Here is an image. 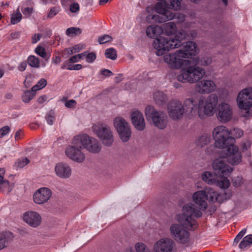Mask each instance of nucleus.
Returning a JSON list of instances; mask_svg holds the SVG:
<instances>
[{
    "label": "nucleus",
    "instance_id": "obj_30",
    "mask_svg": "<svg viewBox=\"0 0 252 252\" xmlns=\"http://www.w3.org/2000/svg\"><path fill=\"white\" fill-rule=\"evenodd\" d=\"M12 239L11 233H0V250L6 247Z\"/></svg>",
    "mask_w": 252,
    "mask_h": 252
},
{
    "label": "nucleus",
    "instance_id": "obj_4",
    "mask_svg": "<svg viewBox=\"0 0 252 252\" xmlns=\"http://www.w3.org/2000/svg\"><path fill=\"white\" fill-rule=\"evenodd\" d=\"M182 0H170L167 1L157 2L154 7V10L158 14L148 15L146 20L148 23H152L153 20L156 23H162L172 20L175 17V13L169 10V9L175 11L180 10Z\"/></svg>",
    "mask_w": 252,
    "mask_h": 252
},
{
    "label": "nucleus",
    "instance_id": "obj_52",
    "mask_svg": "<svg viewBox=\"0 0 252 252\" xmlns=\"http://www.w3.org/2000/svg\"><path fill=\"white\" fill-rule=\"evenodd\" d=\"M251 146V142L249 141L243 142L241 144V148L242 152L248 150Z\"/></svg>",
    "mask_w": 252,
    "mask_h": 252
},
{
    "label": "nucleus",
    "instance_id": "obj_9",
    "mask_svg": "<svg viewBox=\"0 0 252 252\" xmlns=\"http://www.w3.org/2000/svg\"><path fill=\"white\" fill-rule=\"evenodd\" d=\"M93 129L104 145L109 147L113 144L114 138L113 130L110 126L99 123L94 125Z\"/></svg>",
    "mask_w": 252,
    "mask_h": 252
},
{
    "label": "nucleus",
    "instance_id": "obj_38",
    "mask_svg": "<svg viewBox=\"0 0 252 252\" xmlns=\"http://www.w3.org/2000/svg\"><path fill=\"white\" fill-rule=\"evenodd\" d=\"M105 55L107 58L112 60H116L117 57L116 51L113 48L106 49L105 51Z\"/></svg>",
    "mask_w": 252,
    "mask_h": 252
},
{
    "label": "nucleus",
    "instance_id": "obj_5",
    "mask_svg": "<svg viewBox=\"0 0 252 252\" xmlns=\"http://www.w3.org/2000/svg\"><path fill=\"white\" fill-rule=\"evenodd\" d=\"M145 115L147 120L158 129H165L168 125V117L165 113L157 110L153 106L146 107Z\"/></svg>",
    "mask_w": 252,
    "mask_h": 252
},
{
    "label": "nucleus",
    "instance_id": "obj_36",
    "mask_svg": "<svg viewBox=\"0 0 252 252\" xmlns=\"http://www.w3.org/2000/svg\"><path fill=\"white\" fill-rule=\"evenodd\" d=\"M136 252H150L148 247L144 243L137 242L134 245Z\"/></svg>",
    "mask_w": 252,
    "mask_h": 252
},
{
    "label": "nucleus",
    "instance_id": "obj_2",
    "mask_svg": "<svg viewBox=\"0 0 252 252\" xmlns=\"http://www.w3.org/2000/svg\"><path fill=\"white\" fill-rule=\"evenodd\" d=\"M202 215L190 204H184L182 207V213L175 216L178 223H173L170 227L171 235L178 243L186 244L189 241V230H193L198 226L196 218Z\"/></svg>",
    "mask_w": 252,
    "mask_h": 252
},
{
    "label": "nucleus",
    "instance_id": "obj_46",
    "mask_svg": "<svg viewBox=\"0 0 252 252\" xmlns=\"http://www.w3.org/2000/svg\"><path fill=\"white\" fill-rule=\"evenodd\" d=\"M85 58L87 62L93 63L96 59V54L94 52L88 53L86 52Z\"/></svg>",
    "mask_w": 252,
    "mask_h": 252
},
{
    "label": "nucleus",
    "instance_id": "obj_23",
    "mask_svg": "<svg viewBox=\"0 0 252 252\" xmlns=\"http://www.w3.org/2000/svg\"><path fill=\"white\" fill-rule=\"evenodd\" d=\"M166 37L160 36L154 41L153 46L156 50V54L158 56L163 55L166 51Z\"/></svg>",
    "mask_w": 252,
    "mask_h": 252
},
{
    "label": "nucleus",
    "instance_id": "obj_40",
    "mask_svg": "<svg viewBox=\"0 0 252 252\" xmlns=\"http://www.w3.org/2000/svg\"><path fill=\"white\" fill-rule=\"evenodd\" d=\"M244 183L243 178L241 176L235 177L232 180V184L235 188L241 187Z\"/></svg>",
    "mask_w": 252,
    "mask_h": 252
},
{
    "label": "nucleus",
    "instance_id": "obj_14",
    "mask_svg": "<svg viewBox=\"0 0 252 252\" xmlns=\"http://www.w3.org/2000/svg\"><path fill=\"white\" fill-rule=\"evenodd\" d=\"M233 108L228 103L221 102L218 105L217 119L222 123L229 122L233 118Z\"/></svg>",
    "mask_w": 252,
    "mask_h": 252
},
{
    "label": "nucleus",
    "instance_id": "obj_64",
    "mask_svg": "<svg viewBox=\"0 0 252 252\" xmlns=\"http://www.w3.org/2000/svg\"><path fill=\"white\" fill-rule=\"evenodd\" d=\"M101 73L102 75L106 76H110L112 74V72L108 69H104L101 71Z\"/></svg>",
    "mask_w": 252,
    "mask_h": 252
},
{
    "label": "nucleus",
    "instance_id": "obj_17",
    "mask_svg": "<svg viewBox=\"0 0 252 252\" xmlns=\"http://www.w3.org/2000/svg\"><path fill=\"white\" fill-rule=\"evenodd\" d=\"M204 190L194 192L192 195V199L194 204L188 203L185 204H191L194 208L202 213L201 211L205 210L207 207V203Z\"/></svg>",
    "mask_w": 252,
    "mask_h": 252
},
{
    "label": "nucleus",
    "instance_id": "obj_47",
    "mask_svg": "<svg viewBox=\"0 0 252 252\" xmlns=\"http://www.w3.org/2000/svg\"><path fill=\"white\" fill-rule=\"evenodd\" d=\"M77 102L74 99L67 100L65 101L64 105L66 107L70 109L75 108Z\"/></svg>",
    "mask_w": 252,
    "mask_h": 252
},
{
    "label": "nucleus",
    "instance_id": "obj_34",
    "mask_svg": "<svg viewBox=\"0 0 252 252\" xmlns=\"http://www.w3.org/2000/svg\"><path fill=\"white\" fill-rule=\"evenodd\" d=\"M252 244V234L245 237L239 244L240 249H244Z\"/></svg>",
    "mask_w": 252,
    "mask_h": 252
},
{
    "label": "nucleus",
    "instance_id": "obj_50",
    "mask_svg": "<svg viewBox=\"0 0 252 252\" xmlns=\"http://www.w3.org/2000/svg\"><path fill=\"white\" fill-rule=\"evenodd\" d=\"M80 9V6L78 3H72L69 6V10L72 13H78Z\"/></svg>",
    "mask_w": 252,
    "mask_h": 252
},
{
    "label": "nucleus",
    "instance_id": "obj_32",
    "mask_svg": "<svg viewBox=\"0 0 252 252\" xmlns=\"http://www.w3.org/2000/svg\"><path fill=\"white\" fill-rule=\"evenodd\" d=\"M165 43L166 51L180 47L179 42L172 37H166Z\"/></svg>",
    "mask_w": 252,
    "mask_h": 252
},
{
    "label": "nucleus",
    "instance_id": "obj_8",
    "mask_svg": "<svg viewBox=\"0 0 252 252\" xmlns=\"http://www.w3.org/2000/svg\"><path fill=\"white\" fill-rule=\"evenodd\" d=\"M187 57V54L180 49L174 53L165 54L163 61L170 68L178 69L181 68L185 64H190V61L184 58Z\"/></svg>",
    "mask_w": 252,
    "mask_h": 252
},
{
    "label": "nucleus",
    "instance_id": "obj_26",
    "mask_svg": "<svg viewBox=\"0 0 252 252\" xmlns=\"http://www.w3.org/2000/svg\"><path fill=\"white\" fill-rule=\"evenodd\" d=\"M163 32L164 34L167 36H171L177 32V26L173 22H169L165 23L162 27Z\"/></svg>",
    "mask_w": 252,
    "mask_h": 252
},
{
    "label": "nucleus",
    "instance_id": "obj_58",
    "mask_svg": "<svg viewBox=\"0 0 252 252\" xmlns=\"http://www.w3.org/2000/svg\"><path fill=\"white\" fill-rule=\"evenodd\" d=\"M197 36V31L193 30L189 31V34H188V37H190L192 38H195Z\"/></svg>",
    "mask_w": 252,
    "mask_h": 252
},
{
    "label": "nucleus",
    "instance_id": "obj_61",
    "mask_svg": "<svg viewBox=\"0 0 252 252\" xmlns=\"http://www.w3.org/2000/svg\"><path fill=\"white\" fill-rule=\"evenodd\" d=\"M177 18L180 23H183L186 20V16L183 14L180 13L178 15Z\"/></svg>",
    "mask_w": 252,
    "mask_h": 252
},
{
    "label": "nucleus",
    "instance_id": "obj_48",
    "mask_svg": "<svg viewBox=\"0 0 252 252\" xmlns=\"http://www.w3.org/2000/svg\"><path fill=\"white\" fill-rule=\"evenodd\" d=\"M232 135L237 138L241 137L243 134V131L239 128H234L232 131Z\"/></svg>",
    "mask_w": 252,
    "mask_h": 252
},
{
    "label": "nucleus",
    "instance_id": "obj_22",
    "mask_svg": "<svg viewBox=\"0 0 252 252\" xmlns=\"http://www.w3.org/2000/svg\"><path fill=\"white\" fill-rule=\"evenodd\" d=\"M56 175L60 178L67 179L71 175V168L67 163L61 162L57 164L55 167Z\"/></svg>",
    "mask_w": 252,
    "mask_h": 252
},
{
    "label": "nucleus",
    "instance_id": "obj_31",
    "mask_svg": "<svg viewBox=\"0 0 252 252\" xmlns=\"http://www.w3.org/2000/svg\"><path fill=\"white\" fill-rule=\"evenodd\" d=\"M14 187L13 183H10L6 180H3L0 182V191L2 192L9 193Z\"/></svg>",
    "mask_w": 252,
    "mask_h": 252
},
{
    "label": "nucleus",
    "instance_id": "obj_25",
    "mask_svg": "<svg viewBox=\"0 0 252 252\" xmlns=\"http://www.w3.org/2000/svg\"><path fill=\"white\" fill-rule=\"evenodd\" d=\"M196 44L194 42L189 41L187 42L184 50H181L183 52L187 54L188 57L184 58L189 59L191 58L192 56H194L196 54Z\"/></svg>",
    "mask_w": 252,
    "mask_h": 252
},
{
    "label": "nucleus",
    "instance_id": "obj_28",
    "mask_svg": "<svg viewBox=\"0 0 252 252\" xmlns=\"http://www.w3.org/2000/svg\"><path fill=\"white\" fill-rule=\"evenodd\" d=\"M211 140L210 135L207 133L202 134L197 137L195 144L197 146L202 148L208 144Z\"/></svg>",
    "mask_w": 252,
    "mask_h": 252
},
{
    "label": "nucleus",
    "instance_id": "obj_39",
    "mask_svg": "<svg viewBox=\"0 0 252 252\" xmlns=\"http://www.w3.org/2000/svg\"><path fill=\"white\" fill-rule=\"evenodd\" d=\"M81 30L79 28L72 27L68 28L66 31L67 35L74 36L81 33Z\"/></svg>",
    "mask_w": 252,
    "mask_h": 252
},
{
    "label": "nucleus",
    "instance_id": "obj_56",
    "mask_svg": "<svg viewBox=\"0 0 252 252\" xmlns=\"http://www.w3.org/2000/svg\"><path fill=\"white\" fill-rule=\"evenodd\" d=\"M41 37H42V34L40 33H36V34H34L32 36V42L33 43H36L37 41H38L40 39V38Z\"/></svg>",
    "mask_w": 252,
    "mask_h": 252
},
{
    "label": "nucleus",
    "instance_id": "obj_59",
    "mask_svg": "<svg viewBox=\"0 0 252 252\" xmlns=\"http://www.w3.org/2000/svg\"><path fill=\"white\" fill-rule=\"evenodd\" d=\"M73 48L75 53L79 52L80 51L84 48V46L83 44H77Z\"/></svg>",
    "mask_w": 252,
    "mask_h": 252
},
{
    "label": "nucleus",
    "instance_id": "obj_21",
    "mask_svg": "<svg viewBox=\"0 0 252 252\" xmlns=\"http://www.w3.org/2000/svg\"><path fill=\"white\" fill-rule=\"evenodd\" d=\"M131 120L136 129L142 131L145 128L146 123L142 113L138 110L133 111L131 114Z\"/></svg>",
    "mask_w": 252,
    "mask_h": 252
},
{
    "label": "nucleus",
    "instance_id": "obj_53",
    "mask_svg": "<svg viewBox=\"0 0 252 252\" xmlns=\"http://www.w3.org/2000/svg\"><path fill=\"white\" fill-rule=\"evenodd\" d=\"M10 131V127L8 126H4L0 129V138L5 136Z\"/></svg>",
    "mask_w": 252,
    "mask_h": 252
},
{
    "label": "nucleus",
    "instance_id": "obj_49",
    "mask_svg": "<svg viewBox=\"0 0 252 252\" xmlns=\"http://www.w3.org/2000/svg\"><path fill=\"white\" fill-rule=\"evenodd\" d=\"M35 53L41 56L42 58H45L46 56V53L45 52V49L41 46H38L36 48L35 50Z\"/></svg>",
    "mask_w": 252,
    "mask_h": 252
},
{
    "label": "nucleus",
    "instance_id": "obj_16",
    "mask_svg": "<svg viewBox=\"0 0 252 252\" xmlns=\"http://www.w3.org/2000/svg\"><path fill=\"white\" fill-rule=\"evenodd\" d=\"M175 246V242L171 238H162L154 244L152 252H173Z\"/></svg>",
    "mask_w": 252,
    "mask_h": 252
},
{
    "label": "nucleus",
    "instance_id": "obj_33",
    "mask_svg": "<svg viewBox=\"0 0 252 252\" xmlns=\"http://www.w3.org/2000/svg\"><path fill=\"white\" fill-rule=\"evenodd\" d=\"M188 37V34L187 32L184 30H179L177 32L174 39L176 40L179 42L180 47L182 45V41Z\"/></svg>",
    "mask_w": 252,
    "mask_h": 252
},
{
    "label": "nucleus",
    "instance_id": "obj_20",
    "mask_svg": "<svg viewBox=\"0 0 252 252\" xmlns=\"http://www.w3.org/2000/svg\"><path fill=\"white\" fill-rule=\"evenodd\" d=\"M52 195V191L48 188H41L33 194V199L37 204H42L47 202Z\"/></svg>",
    "mask_w": 252,
    "mask_h": 252
},
{
    "label": "nucleus",
    "instance_id": "obj_15",
    "mask_svg": "<svg viewBox=\"0 0 252 252\" xmlns=\"http://www.w3.org/2000/svg\"><path fill=\"white\" fill-rule=\"evenodd\" d=\"M79 136L84 149L92 153H97L100 151L101 145L97 139L90 137L87 134H81Z\"/></svg>",
    "mask_w": 252,
    "mask_h": 252
},
{
    "label": "nucleus",
    "instance_id": "obj_44",
    "mask_svg": "<svg viewBox=\"0 0 252 252\" xmlns=\"http://www.w3.org/2000/svg\"><path fill=\"white\" fill-rule=\"evenodd\" d=\"M30 162V160L27 158H22L18 159L15 163L17 167L23 168Z\"/></svg>",
    "mask_w": 252,
    "mask_h": 252
},
{
    "label": "nucleus",
    "instance_id": "obj_63",
    "mask_svg": "<svg viewBox=\"0 0 252 252\" xmlns=\"http://www.w3.org/2000/svg\"><path fill=\"white\" fill-rule=\"evenodd\" d=\"M23 132L21 130H19L16 132L15 134V138L16 140L21 139Z\"/></svg>",
    "mask_w": 252,
    "mask_h": 252
},
{
    "label": "nucleus",
    "instance_id": "obj_42",
    "mask_svg": "<svg viewBox=\"0 0 252 252\" xmlns=\"http://www.w3.org/2000/svg\"><path fill=\"white\" fill-rule=\"evenodd\" d=\"M47 84V81L44 79H40L37 83L33 86L32 88V90L33 91L36 92L37 90H40L43 88Z\"/></svg>",
    "mask_w": 252,
    "mask_h": 252
},
{
    "label": "nucleus",
    "instance_id": "obj_35",
    "mask_svg": "<svg viewBox=\"0 0 252 252\" xmlns=\"http://www.w3.org/2000/svg\"><path fill=\"white\" fill-rule=\"evenodd\" d=\"M35 92L32 91H28L24 92L22 95L23 101L25 103L29 102L35 96Z\"/></svg>",
    "mask_w": 252,
    "mask_h": 252
},
{
    "label": "nucleus",
    "instance_id": "obj_62",
    "mask_svg": "<svg viewBox=\"0 0 252 252\" xmlns=\"http://www.w3.org/2000/svg\"><path fill=\"white\" fill-rule=\"evenodd\" d=\"M27 67V63L26 62L21 63L18 66V69L20 71H23L25 70Z\"/></svg>",
    "mask_w": 252,
    "mask_h": 252
},
{
    "label": "nucleus",
    "instance_id": "obj_13",
    "mask_svg": "<svg viewBox=\"0 0 252 252\" xmlns=\"http://www.w3.org/2000/svg\"><path fill=\"white\" fill-rule=\"evenodd\" d=\"M212 167L220 178L229 176L232 171V168L226 163L225 158H223L215 159L212 162Z\"/></svg>",
    "mask_w": 252,
    "mask_h": 252
},
{
    "label": "nucleus",
    "instance_id": "obj_54",
    "mask_svg": "<svg viewBox=\"0 0 252 252\" xmlns=\"http://www.w3.org/2000/svg\"><path fill=\"white\" fill-rule=\"evenodd\" d=\"M247 229H243L242 231H241L237 235L236 238L234 239V242L236 243H238L240 239L244 236L246 232Z\"/></svg>",
    "mask_w": 252,
    "mask_h": 252
},
{
    "label": "nucleus",
    "instance_id": "obj_51",
    "mask_svg": "<svg viewBox=\"0 0 252 252\" xmlns=\"http://www.w3.org/2000/svg\"><path fill=\"white\" fill-rule=\"evenodd\" d=\"M201 64L203 66H207L212 63V58L210 57L202 58L200 60Z\"/></svg>",
    "mask_w": 252,
    "mask_h": 252
},
{
    "label": "nucleus",
    "instance_id": "obj_10",
    "mask_svg": "<svg viewBox=\"0 0 252 252\" xmlns=\"http://www.w3.org/2000/svg\"><path fill=\"white\" fill-rule=\"evenodd\" d=\"M113 126L122 142H126L130 139L132 134L131 126L123 117L118 116L115 118Z\"/></svg>",
    "mask_w": 252,
    "mask_h": 252
},
{
    "label": "nucleus",
    "instance_id": "obj_57",
    "mask_svg": "<svg viewBox=\"0 0 252 252\" xmlns=\"http://www.w3.org/2000/svg\"><path fill=\"white\" fill-rule=\"evenodd\" d=\"M57 13H58V11L56 10V8L53 7L50 9V10L48 14L47 17L48 18H52V17H54L55 15H56Z\"/></svg>",
    "mask_w": 252,
    "mask_h": 252
},
{
    "label": "nucleus",
    "instance_id": "obj_1",
    "mask_svg": "<svg viewBox=\"0 0 252 252\" xmlns=\"http://www.w3.org/2000/svg\"><path fill=\"white\" fill-rule=\"evenodd\" d=\"M218 97L212 94L206 98L202 96L198 101L193 97L187 98L184 103L177 99H171L167 104V111L170 118L174 120L181 119L185 112L190 117L197 115L201 119L211 117L215 113Z\"/></svg>",
    "mask_w": 252,
    "mask_h": 252
},
{
    "label": "nucleus",
    "instance_id": "obj_55",
    "mask_svg": "<svg viewBox=\"0 0 252 252\" xmlns=\"http://www.w3.org/2000/svg\"><path fill=\"white\" fill-rule=\"evenodd\" d=\"M82 65L80 64H77L75 65H69L67 67L68 70H78L82 68Z\"/></svg>",
    "mask_w": 252,
    "mask_h": 252
},
{
    "label": "nucleus",
    "instance_id": "obj_24",
    "mask_svg": "<svg viewBox=\"0 0 252 252\" xmlns=\"http://www.w3.org/2000/svg\"><path fill=\"white\" fill-rule=\"evenodd\" d=\"M163 32L162 27L158 25H151L147 28L146 34L150 38H154L158 37Z\"/></svg>",
    "mask_w": 252,
    "mask_h": 252
},
{
    "label": "nucleus",
    "instance_id": "obj_43",
    "mask_svg": "<svg viewBox=\"0 0 252 252\" xmlns=\"http://www.w3.org/2000/svg\"><path fill=\"white\" fill-rule=\"evenodd\" d=\"M22 17V15L18 8L16 13L12 15L11 22L12 24H16L21 21Z\"/></svg>",
    "mask_w": 252,
    "mask_h": 252
},
{
    "label": "nucleus",
    "instance_id": "obj_7",
    "mask_svg": "<svg viewBox=\"0 0 252 252\" xmlns=\"http://www.w3.org/2000/svg\"><path fill=\"white\" fill-rule=\"evenodd\" d=\"M237 103L245 117L252 116V89L246 88L238 94Z\"/></svg>",
    "mask_w": 252,
    "mask_h": 252
},
{
    "label": "nucleus",
    "instance_id": "obj_12",
    "mask_svg": "<svg viewBox=\"0 0 252 252\" xmlns=\"http://www.w3.org/2000/svg\"><path fill=\"white\" fill-rule=\"evenodd\" d=\"M201 179L208 185H215L221 189H226L230 186L229 180L227 178H220L215 172L204 171L201 175Z\"/></svg>",
    "mask_w": 252,
    "mask_h": 252
},
{
    "label": "nucleus",
    "instance_id": "obj_37",
    "mask_svg": "<svg viewBox=\"0 0 252 252\" xmlns=\"http://www.w3.org/2000/svg\"><path fill=\"white\" fill-rule=\"evenodd\" d=\"M28 64L32 67L38 68L40 66L39 59L34 56H30L28 59Z\"/></svg>",
    "mask_w": 252,
    "mask_h": 252
},
{
    "label": "nucleus",
    "instance_id": "obj_60",
    "mask_svg": "<svg viewBox=\"0 0 252 252\" xmlns=\"http://www.w3.org/2000/svg\"><path fill=\"white\" fill-rule=\"evenodd\" d=\"M32 12V8L31 7H26L23 11L25 15L30 16Z\"/></svg>",
    "mask_w": 252,
    "mask_h": 252
},
{
    "label": "nucleus",
    "instance_id": "obj_45",
    "mask_svg": "<svg viewBox=\"0 0 252 252\" xmlns=\"http://www.w3.org/2000/svg\"><path fill=\"white\" fill-rule=\"evenodd\" d=\"M112 38L109 35L105 34L102 36H100L98 38V42L100 44H104L108 42L111 41Z\"/></svg>",
    "mask_w": 252,
    "mask_h": 252
},
{
    "label": "nucleus",
    "instance_id": "obj_29",
    "mask_svg": "<svg viewBox=\"0 0 252 252\" xmlns=\"http://www.w3.org/2000/svg\"><path fill=\"white\" fill-rule=\"evenodd\" d=\"M206 193V200L209 202H215L217 201L219 197L218 192L215 189L210 187H207L204 189Z\"/></svg>",
    "mask_w": 252,
    "mask_h": 252
},
{
    "label": "nucleus",
    "instance_id": "obj_6",
    "mask_svg": "<svg viewBox=\"0 0 252 252\" xmlns=\"http://www.w3.org/2000/svg\"><path fill=\"white\" fill-rule=\"evenodd\" d=\"M82 143L79 135L73 137L71 145L67 146L65 151V155L70 159L78 162H83L85 159L82 152Z\"/></svg>",
    "mask_w": 252,
    "mask_h": 252
},
{
    "label": "nucleus",
    "instance_id": "obj_27",
    "mask_svg": "<svg viewBox=\"0 0 252 252\" xmlns=\"http://www.w3.org/2000/svg\"><path fill=\"white\" fill-rule=\"evenodd\" d=\"M153 98L156 103L159 106L164 104L168 99L167 95L160 91L156 92L153 94Z\"/></svg>",
    "mask_w": 252,
    "mask_h": 252
},
{
    "label": "nucleus",
    "instance_id": "obj_3",
    "mask_svg": "<svg viewBox=\"0 0 252 252\" xmlns=\"http://www.w3.org/2000/svg\"><path fill=\"white\" fill-rule=\"evenodd\" d=\"M206 74L204 68L197 65L184 67L177 76V80L183 83H195V90L201 94H208L215 92L216 85L210 79H202Z\"/></svg>",
    "mask_w": 252,
    "mask_h": 252
},
{
    "label": "nucleus",
    "instance_id": "obj_11",
    "mask_svg": "<svg viewBox=\"0 0 252 252\" xmlns=\"http://www.w3.org/2000/svg\"><path fill=\"white\" fill-rule=\"evenodd\" d=\"M212 136L215 141V145L219 148H225L229 145L230 132L224 126H218L212 131Z\"/></svg>",
    "mask_w": 252,
    "mask_h": 252
},
{
    "label": "nucleus",
    "instance_id": "obj_41",
    "mask_svg": "<svg viewBox=\"0 0 252 252\" xmlns=\"http://www.w3.org/2000/svg\"><path fill=\"white\" fill-rule=\"evenodd\" d=\"M55 112L53 110L49 111L45 117L47 122L50 125H52L55 120Z\"/></svg>",
    "mask_w": 252,
    "mask_h": 252
},
{
    "label": "nucleus",
    "instance_id": "obj_18",
    "mask_svg": "<svg viewBox=\"0 0 252 252\" xmlns=\"http://www.w3.org/2000/svg\"><path fill=\"white\" fill-rule=\"evenodd\" d=\"M23 220L29 226L32 228H37L42 223V217L40 214L33 211L25 212L22 215Z\"/></svg>",
    "mask_w": 252,
    "mask_h": 252
},
{
    "label": "nucleus",
    "instance_id": "obj_19",
    "mask_svg": "<svg viewBox=\"0 0 252 252\" xmlns=\"http://www.w3.org/2000/svg\"><path fill=\"white\" fill-rule=\"evenodd\" d=\"M225 148H226V161L233 165L239 164L242 161V156L241 152L239 151L238 147L230 144Z\"/></svg>",
    "mask_w": 252,
    "mask_h": 252
}]
</instances>
